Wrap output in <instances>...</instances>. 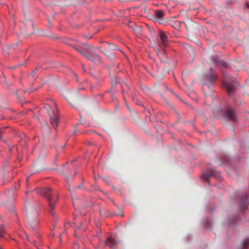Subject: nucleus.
Returning <instances> with one entry per match:
<instances>
[{
	"label": "nucleus",
	"instance_id": "obj_1",
	"mask_svg": "<svg viewBox=\"0 0 249 249\" xmlns=\"http://www.w3.org/2000/svg\"><path fill=\"white\" fill-rule=\"evenodd\" d=\"M70 45L93 63L96 65L101 63V57L95 53V50H97L98 47L89 46L88 44H82L79 42L71 43Z\"/></svg>",
	"mask_w": 249,
	"mask_h": 249
},
{
	"label": "nucleus",
	"instance_id": "obj_2",
	"mask_svg": "<svg viewBox=\"0 0 249 249\" xmlns=\"http://www.w3.org/2000/svg\"><path fill=\"white\" fill-rule=\"evenodd\" d=\"M39 193L46 198L49 205L50 212L52 215H54V212L53 210L57 200L56 193L55 192H52L49 188H45L41 189Z\"/></svg>",
	"mask_w": 249,
	"mask_h": 249
},
{
	"label": "nucleus",
	"instance_id": "obj_3",
	"mask_svg": "<svg viewBox=\"0 0 249 249\" xmlns=\"http://www.w3.org/2000/svg\"><path fill=\"white\" fill-rule=\"evenodd\" d=\"M42 110L46 111L50 118V121L52 126L56 129L59 122V118L56 107L55 106L51 107L49 105H46L44 106Z\"/></svg>",
	"mask_w": 249,
	"mask_h": 249
},
{
	"label": "nucleus",
	"instance_id": "obj_4",
	"mask_svg": "<svg viewBox=\"0 0 249 249\" xmlns=\"http://www.w3.org/2000/svg\"><path fill=\"white\" fill-rule=\"evenodd\" d=\"M26 214L28 221L33 230L35 229V225L37 222L36 221L38 216V212L33 206L28 205L25 207Z\"/></svg>",
	"mask_w": 249,
	"mask_h": 249
},
{
	"label": "nucleus",
	"instance_id": "obj_5",
	"mask_svg": "<svg viewBox=\"0 0 249 249\" xmlns=\"http://www.w3.org/2000/svg\"><path fill=\"white\" fill-rule=\"evenodd\" d=\"M101 43L103 44V46L98 47L97 49L99 50L101 53H104L107 56H109L108 55V53L109 52L117 49V47L113 44L105 42H101Z\"/></svg>",
	"mask_w": 249,
	"mask_h": 249
},
{
	"label": "nucleus",
	"instance_id": "obj_6",
	"mask_svg": "<svg viewBox=\"0 0 249 249\" xmlns=\"http://www.w3.org/2000/svg\"><path fill=\"white\" fill-rule=\"evenodd\" d=\"M225 116L229 120L232 122H235L237 120V116L235 110L230 107H227L225 111Z\"/></svg>",
	"mask_w": 249,
	"mask_h": 249
},
{
	"label": "nucleus",
	"instance_id": "obj_7",
	"mask_svg": "<svg viewBox=\"0 0 249 249\" xmlns=\"http://www.w3.org/2000/svg\"><path fill=\"white\" fill-rule=\"evenodd\" d=\"M219 173L214 171L213 169H211L203 173L201 179L205 182L209 181V179L211 177H218L219 176Z\"/></svg>",
	"mask_w": 249,
	"mask_h": 249
},
{
	"label": "nucleus",
	"instance_id": "obj_8",
	"mask_svg": "<svg viewBox=\"0 0 249 249\" xmlns=\"http://www.w3.org/2000/svg\"><path fill=\"white\" fill-rule=\"evenodd\" d=\"M64 96L68 103L72 106H73L77 103V96L73 93L67 91L64 93Z\"/></svg>",
	"mask_w": 249,
	"mask_h": 249
},
{
	"label": "nucleus",
	"instance_id": "obj_9",
	"mask_svg": "<svg viewBox=\"0 0 249 249\" xmlns=\"http://www.w3.org/2000/svg\"><path fill=\"white\" fill-rule=\"evenodd\" d=\"M223 85L228 94L231 95L235 91V85L233 82H229L225 80Z\"/></svg>",
	"mask_w": 249,
	"mask_h": 249
},
{
	"label": "nucleus",
	"instance_id": "obj_10",
	"mask_svg": "<svg viewBox=\"0 0 249 249\" xmlns=\"http://www.w3.org/2000/svg\"><path fill=\"white\" fill-rule=\"evenodd\" d=\"M116 244L117 243L114 238L109 237L107 238L105 245L111 249H114Z\"/></svg>",
	"mask_w": 249,
	"mask_h": 249
},
{
	"label": "nucleus",
	"instance_id": "obj_11",
	"mask_svg": "<svg viewBox=\"0 0 249 249\" xmlns=\"http://www.w3.org/2000/svg\"><path fill=\"white\" fill-rule=\"evenodd\" d=\"M160 38L161 40L162 44L165 46L167 45V43L168 41L167 37L165 34V33L163 31H160L159 34Z\"/></svg>",
	"mask_w": 249,
	"mask_h": 249
},
{
	"label": "nucleus",
	"instance_id": "obj_12",
	"mask_svg": "<svg viewBox=\"0 0 249 249\" xmlns=\"http://www.w3.org/2000/svg\"><path fill=\"white\" fill-rule=\"evenodd\" d=\"M249 203L248 196L247 195H243L240 200V205H246Z\"/></svg>",
	"mask_w": 249,
	"mask_h": 249
},
{
	"label": "nucleus",
	"instance_id": "obj_13",
	"mask_svg": "<svg viewBox=\"0 0 249 249\" xmlns=\"http://www.w3.org/2000/svg\"><path fill=\"white\" fill-rule=\"evenodd\" d=\"M155 15L156 16V18L160 20L163 17L164 13L162 11L157 10L155 11Z\"/></svg>",
	"mask_w": 249,
	"mask_h": 249
},
{
	"label": "nucleus",
	"instance_id": "obj_14",
	"mask_svg": "<svg viewBox=\"0 0 249 249\" xmlns=\"http://www.w3.org/2000/svg\"><path fill=\"white\" fill-rule=\"evenodd\" d=\"M239 249H249V240H244L242 242V244Z\"/></svg>",
	"mask_w": 249,
	"mask_h": 249
},
{
	"label": "nucleus",
	"instance_id": "obj_15",
	"mask_svg": "<svg viewBox=\"0 0 249 249\" xmlns=\"http://www.w3.org/2000/svg\"><path fill=\"white\" fill-rule=\"evenodd\" d=\"M42 130L44 132L47 133L50 132L51 128L47 124H45L42 126Z\"/></svg>",
	"mask_w": 249,
	"mask_h": 249
},
{
	"label": "nucleus",
	"instance_id": "obj_16",
	"mask_svg": "<svg viewBox=\"0 0 249 249\" xmlns=\"http://www.w3.org/2000/svg\"><path fill=\"white\" fill-rule=\"evenodd\" d=\"M5 231L3 227H0V237H3Z\"/></svg>",
	"mask_w": 249,
	"mask_h": 249
},
{
	"label": "nucleus",
	"instance_id": "obj_17",
	"mask_svg": "<svg viewBox=\"0 0 249 249\" xmlns=\"http://www.w3.org/2000/svg\"><path fill=\"white\" fill-rule=\"evenodd\" d=\"M108 55L109 56L107 57L109 58H114L115 57L114 53L112 52V51L109 52L108 53Z\"/></svg>",
	"mask_w": 249,
	"mask_h": 249
},
{
	"label": "nucleus",
	"instance_id": "obj_18",
	"mask_svg": "<svg viewBox=\"0 0 249 249\" xmlns=\"http://www.w3.org/2000/svg\"><path fill=\"white\" fill-rule=\"evenodd\" d=\"M218 64L221 65L224 67H228V64L226 62H225L223 60H221L219 63H218Z\"/></svg>",
	"mask_w": 249,
	"mask_h": 249
},
{
	"label": "nucleus",
	"instance_id": "obj_19",
	"mask_svg": "<svg viewBox=\"0 0 249 249\" xmlns=\"http://www.w3.org/2000/svg\"><path fill=\"white\" fill-rule=\"evenodd\" d=\"M134 24L135 25V24L133 22H131V21H130L128 22V26L131 28H132L133 27V25Z\"/></svg>",
	"mask_w": 249,
	"mask_h": 249
},
{
	"label": "nucleus",
	"instance_id": "obj_20",
	"mask_svg": "<svg viewBox=\"0 0 249 249\" xmlns=\"http://www.w3.org/2000/svg\"><path fill=\"white\" fill-rule=\"evenodd\" d=\"M3 131L4 130L3 129H0V140L1 139V138L2 137Z\"/></svg>",
	"mask_w": 249,
	"mask_h": 249
},
{
	"label": "nucleus",
	"instance_id": "obj_21",
	"mask_svg": "<svg viewBox=\"0 0 249 249\" xmlns=\"http://www.w3.org/2000/svg\"><path fill=\"white\" fill-rule=\"evenodd\" d=\"M209 78H210V80L211 81H212L214 79V77H213V76H212V75L210 76Z\"/></svg>",
	"mask_w": 249,
	"mask_h": 249
},
{
	"label": "nucleus",
	"instance_id": "obj_22",
	"mask_svg": "<svg viewBox=\"0 0 249 249\" xmlns=\"http://www.w3.org/2000/svg\"><path fill=\"white\" fill-rule=\"evenodd\" d=\"M156 51H157V54L159 56L160 55V50L159 49H157Z\"/></svg>",
	"mask_w": 249,
	"mask_h": 249
},
{
	"label": "nucleus",
	"instance_id": "obj_23",
	"mask_svg": "<svg viewBox=\"0 0 249 249\" xmlns=\"http://www.w3.org/2000/svg\"><path fill=\"white\" fill-rule=\"evenodd\" d=\"M37 69H36V70H35L31 73V74L33 75V76H34V73L35 72V71Z\"/></svg>",
	"mask_w": 249,
	"mask_h": 249
},
{
	"label": "nucleus",
	"instance_id": "obj_24",
	"mask_svg": "<svg viewBox=\"0 0 249 249\" xmlns=\"http://www.w3.org/2000/svg\"><path fill=\"white\" fill-rule=\"evenodd\" d=\"M246 6L248 8H249V2L246 3Z\"/></svg>",
	"mask_w": 249,
	"mask_h": 249
},
{
	"label": "nucleus",
	"instance_id": "obj_25",
	"mask_svg": "<svg viewBox=\"0 0 249 249\" xmlns=\"http://www.w3.org/2000/svg\"><path fill=\"white\" fill-rule=\"evenodd\" d=\"M85 37H86V38H87L90 39V38H91V36H89V37H88V36H85Z\"/></svg>",
	"mask_w": 249,
	"mask_h": 249
},
{
	"label": "nucleus",
	"instance_id": "obj_26",
	"mask_svg": "<svg viewBox=\"0 0 249 249\" xmlns=\"http://www.w3.org/2000/svg\"><path fill=\"white\" fill-rule=\"evenodd\" d=\"M0 249H3V248H2V247L0 245Z\"/></svg>",
	"mask_w": 249,
	"mask_h": 249
},
{
	"label": "nucleus",
	"instance_id": "obj_27",
	"mask_svg": "<svg viewBox=\"0 0 249 249\" xmlns=\"http://www.w3.org/2000/svg\"><path fill=\"white\" fill-rule=\"evenodd\" d=\"M83 69L84 70V66H83Z\"/></svg>",
	"mask_w": 249,
	"mask_h": 249
}]
</instances>
